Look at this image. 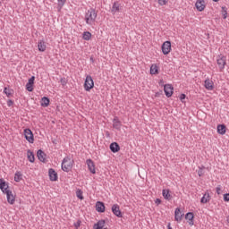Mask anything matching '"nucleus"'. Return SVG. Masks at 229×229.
<instances>
[{
	"mask_svg": "<svg viewBox=\"0 0 229 229\" xmlns=\"http://www.w3.org/2000/svg\"><path fill=\"white\" fill-rule=\"evenodd\" d=\"M74 165V160L71 159L70 157H65L62 161V169L64 173H69Z\"/></svg>",
	"mask_w": 229,
	"mask_h": 229,
	"instance_id": "nucleus-1",
	"label": "nucleus"
},
{
	"mask_svg": "<svg viewBox=\"0 0 229 229\" xmlns=\"http://www.w3.org/2000/svg\"><path fill=\"white\" fill-rule=\"evenodd\" d=\"M98 18V13H96V9H90L87 12L85 16V21L87 24H90V22H94Z\"/></svg>",
	"mask_w": 229,
	"mask_h": 229,
	"instance_id": "nucleus-2",
	"label": "nucleus"
},
{
	"mask_svg": "<svg viewBox=\"0 0 229 229\" xmlns=\"http://www.w3.org/2000/svg\"><path fill=\"white\" fill-rule=\"evenodd\" d=\"M92 89H94V80L92 79V76L87 75L84 81V90H86V92H90Z\"/></svg>",
	"mask_w": 229,
	"mask_h": 229,
	"instance_id": "nucleus-3",
	"label": "nucleus"
},
{
	"mask_svg": "<svg viewBox=\"0 0 229 229\" xmlns=\"http://www.w3.org/2000/svg\"><path fill=\"white\" fill-rule=\"evenodd\" d=\"M216 64L219 67L221 72L225 70V65H226V56L220 55H218V59L216 60Z\"/></svg>",
	"mask_w": 229,
	"mask_h": 229,
	"instance_id": "nucleus-4",
	"label": "nucleus"
},
{
	"mask_svg": "<svg viewBox=\"0 0 229 229\" xmlns=\"http://www.w3.org/2000/svg\"><path fill=\"white\" fill-rule=\"evenodd\" d=\"M24 136L30 144H33V142H35V137L33 136V131H31L30 129L24 130Z\"/></svg>",
	"mask_w": 229,
	"mask_h": 229,
	"instance_id": "nucleus-5",
	"label": "nucleus"
},
{
	"mask_svg": "<svg viewBox=\"0 0 229 229\" xmlns=\"http://www.w3.org/2000/svg\"><path fill=\"white\" fill-rule=\"evenodd\" d=\"M163 55H169L171 53V41H165L161 47Z\"/></svg>",
	"mask_w": 229,
	"mask_h": 229,
	"instance_id": "nucleus-6",
	"label": "nucleus"
},
{
	"mask_svg": "<svg viewBox=\"0 0 229 229\" xmlns=\"http://www.w3.org/2000/svg\"><path fill=\"white\" fill-rule=\"evenodd\" d=\"M173 90H174V88H173V85L165 84L164 86V92L166 98H171V96H173V92H174Z\"/></svg>",
	"mask_w": 229,
	"mask_h": 229,
	"instance_id": "nucleus-7",
	"label": "nucleus"
},
{
	"mask_svg": "<svg viewBox=\"0 0 229 229\" xmlns=\"http://www.w3.org/2000/svg\"><path fill=\"white\" fill-rule=\"evenodd\" d=\"M86 164L91 174H96V164H94V161L92 159H87Z\"/></svg>",
	"mask_w": 229,
	"mask_h": 229,
	"instance_id": "nucleus-8",
	"label": "nucleus"
},
{
	"mask_svg": "<svg viewBox=\"0 0 229 229\" xmlns=\"http://www.w3.org/2000/svg\"><path fill=\"white\" fill-rule=\"evenodd\" d=\"M111 210L113 214L116 216V217H123V212H121V208L119 207V205H113Z\"/></svg>",
	"mask_w": 229,
	"mask_h": 229,
	"instance_id": "nucleus-9",
	"label": "nucleus"
},
{
	"mask_svg": "<svg viewBox=\"0 0 229 229\" xmlns=\"http://www.w3.org/2000/svg\"><path fill=\"white\" fill-rule=\"evenodd\" d=\"M48 175H49L50 182H57L58 181V174L56 173V171H55V169L49 168Z\"/></svg>",
	"mask_w": 229,
	"mask_h": 229,
	"instance_id": "nucleus-10",
	"label": "nucleus"
},
{
	"mask_svg": "<svg viewBox=\"0 0 229 229\" xmlns=\"http://www.w3.org/2000/svg\"><path fill=\"white\" fill-rule=\"evenodd\" d=\"M33 85H35V76H31L26 84V90L28 92H33Z\"/></svg>",
	"mask_w": 229,
	"mask_h": 229,
	"instance_id": "nucleus-11",
	"label": "nucleus"
},
{
	"mask_svg": "<svg viewBox=\"0 0 229 229\" xmlns=\"http://www.w3.org/2000/svg\"><path fill=\"white\" fill-rule=\"evenodd\" d=\"M37 157L39 162H43V164H46V162H47V159H46V157H47V155L45 154L44 150L38 149L37 152Z\"/></svg>",
	"mask_w": 229,
	"mask_h": 229,
	"instance_id": "nucleus-12",
	"label": "nucleus"
},
{
	"mask_svg": "<svg viewBox=\"0 0 229 229\" xmlns=\"http://www.w3.org/2000/svg\"><path fill=\"white\" fill-rule=\"evenodd\" d=\"M109 148L111 149L112 153H119L121 151V146L117 142H112L109 145Z\"/></svg>",
	"mask_w": 229,
	"mask_h": 229,
	"instance_id": "nucleus-13",
	"label": "nucleus"
},
{
	"mask_svg": "<svg viewBox=\"0 0 229 229\" xmlns=\"http://www.w3.org/2000/svg\"><path fill=\"white\" fill-rule=\"evenodd\" d=\"M182 217H183V214H182V210L180 209V208H177L174 211L175 221H177V223H181Z\"/></svg>",
	"mask_w": 229,
	"mask_h": 229,
	"instance_id": "nucleus-14",
	"label": "nucleus"
},
{
	"mask_svg": "<svg viewBox=\"0 0 229 229\" xmlns=\"http://www.w3.org/2000/svg\"><path fill=\"white\" fill-rule=\"evenodd\" d=\"M195 6L198 12H203V10L206 8L205 0H198L195 4Z\"/></svg>",
	"mask_w": 229,
	"mask_h": 229,
	"instance_id": "nucleus-15",
	"label": "nucleus"
},
{
	"mask_svg": "<svg viewBox=\"0 0 229 229\" xmlns=\"http://www.w3.org/2000/svg\"><path fill=\"white\" fill-rule=\"evenodd\" d=\"M204 87L207 89V90H214V81H212L210 79H207L204 81Z\"/></svg>",
	"mask_w": 229,
	"mask_h": 229,
	"instance_id": "nucleus-16",
	"label": "nucleus"
},
{
	"mask_svg": "<svg viewBox=\"0 0 229 229\" xmlns=\"http://www.w3.org/2000/svg\"><path fill=\"white\" fill-rule=\"evenodd\" d=\"M105 203L101 201H97L96 203V210L97 212H99L100 214H103L105 212Z\"/></svg>",
	"mask_w": 229,
	"mask_h": 229,
	"instance_id": "nucleus-17",
	"label": "nucleus"
},
{
	"mask_svg": "<svg viewBox=\"0 0 229 229\" xmlns=\"http://www.w3.org/2000/svg\"><path fill=\"white\" fill-rule=\"evenodd\" d=\"M162 194L165 199L171 201L173 199V195L171 194V191L169 189L163 190Z\"/></svg>",
	"mask_w": 229,
	"mask_h": 229,
	"instance_id": "nucleus-18",
	"label": "nucleus"
},
{
	"mask_svg": "<svg viewBox=\"0 0 229 229\" xmlns=\"http://www.w3.org/2000/svg\"><path fill=\"white\" fill-rule=\"evenodd\" d=\"M185 219L186 221H189V225L191 226H192V225H194V213L192 212H188L186 215H185Z\"/></svg>",
	"mask_w": 229,
	"mask_h": 229,
	"instance_id": "nucleus-19",
	"label": "nucleus"
},
{
	"mask_svg": "<svg viewBox=\"0 0 229 229\" xmlns=\"http://www.w3.org/2000/svg\"><path fill=\"white\" fill-rule=\"evenodd\" d=\"M121 126H123V124L121 123L119 117L115 116L113 120V128L115 130H121Z\"/></svg>",
	"mask_w": 229,
	"mask_h": 229,
	"instance_id": "nucleus-20",
	"label": "nucleus"
},
{
	"mask_svg": "<svg viewBox=\"0 0 229 229\" xmlns=\"http://www.w3.org/2000/svg\"><path fill=\"white\" fill-rule=\"evenodd\" d=\"M6 198L7 203H9V205H13L15 203V195H13L12 191H10V194L6 195Z\"/></svg>",
	"mask_w": 229,
	"mask_h": 229,
	"instance_id": "nucleus-21",
	"label": "nucleus"
},
{
	"mask_svg": "<svg viewBox=\"0 0 229 229\" xmlns=\"http://www.w3.org/2000/svg\"><path fill=\"white\" fill-rule=\"evenodd\" d=\"M217 133H219V135H225V133H226V125L225 124H219L217 125Z\"/></svg>",
	"mask_w": 229,
	"mask_h": 229,
	"instance_id": "nucleus-22",
	"label": "nucleus"
},
{
	"mask_svg": "<svg viewBox=\"0 0 229 229\" xmlns=\"http://www.w3.org/2000/svg\"><path fill=\"white\" fill-rule=\"evenodd\" d=\"M38 51H40L41 53H44V51H46L47 49L46 42L44 40L38 41Z\"/></svg>",
	"mask_w": 229,
	"mask_h": 229,
	"instance_id": "nucleus-23",
	"label": "nucleus"
},
{
	"mask_svg": "<svg viewBox=\"0 0 229 229\" xmlns=\"http://www.w3.org/2000/svg\"><path fill=\"white\" fill-rule=\"evenodd\" d=\"M27 157H28L29 162H30L31 164L35 162V154H33V151L29 149L27 151Z\"/></svg>",
	"mask_w": 229,
	"mask_h": 229,
	"instance_id": "nucleus-24",
	"label": "nucleus"
},
{
	"mask_svg": "<svg viewBox=\"0 0 229 229\" xmlns=\"http://www.w3.org/2000/svg\"><path fill=\"white\" fill-rule=\"evenodd\" d=\"M210 201V193L206 192L200 199V203L205 204Z\"/></svg>",
	"mask_w": 229,
	"mask_h": 229,
	"instance_id": "nucleus-25",
	"label": "nucleus"
},
{
	"mask_svg": "<svg viewBox=\"0 0 229 229\" xmlns=\"http://www.w3.org/2000/svg\"><path fill=\"white\" fill-rule=\"evenodd\" d=\"M4 94L7 96V98H13V89H10L7 87L4 89Z\"/></svg>",
	"mask_w": 229,
	"mask_h": 229,
	"instance_id": "nucleus-26",
	"label": "nucleus"
},
{
	"mask_svg": "<svg viewBox=\"0 0 229 229\" xmlns=\"http://www.w3.org/2000/svg\"><path fill=\"white\" fill-rule=\"evenodd\" d=\"M49 103H50L49 98H47V97H43L42 98L41 106H44V107L49 106Z\"/></svg>",
	"mask_w": 229,
	"mask_h": 229,
	"instance_id": "nucleus-27",
	"label": "nucleus"
},
{
	"mask_svg": "<svg viewBox=\"0 0 229 229\" xmlns=\"http://www.w3.org/2000/svg\"><path fill=\"white\" fill-rule=\"evenodd\" d=\"M119 6H121L119 2H114L112 6L111 12H113V13H117V12H119Z\"/></svg>",
	"mask_w": 229,
	"mask_h": 229,
	"instance_id": "nucleus-28",
	"label": "nucleus"
},
{
	"mask_svg": "<svg viewBox=\"0 0 229 229\" xmlns=\"http://www.w3.org/2000/svg\"><path fill=\"white\" fill-rule=\"evenodd\" d=\"M150 74H158V66H157V64L150 66Z\"/></svg>",
	"mask_w": 229,
	"mask_h": 229,
	"instance_id": "nucleus-29",
	"label": "nucleus"
},
{
	"mask_svg": "<svg viewBox=\"0 0 229 229\" xmlns=\"http://www.w3.org/2000/svg\"><path fill=\"white\" fill-rule=\"evenodd\" d=\"M22 180V174L21 172H16L14 174V182H21Z\"/></svg>",
	"mask_w": 229,
	"mask_h": 229,
	"instance_id": "nucleus-30",
	"label": "nucleus"
},
{
	"mask_svg": "<svg viewBox=\"0 0 229 229\" xmlns=\"http://www.w3.org/2000/svg\"><path fill=\"white\" fill-rule=\"evenodd\" d=\"M91 37H92V34L89 31H86L83 33L82 38L84 40H90Z\"/></svg>",
	"mask_w": 229,
	"mask_h": 229,
	"instance_id": "nucleus-31",
	"label": "nucleus"
},
{
	"mask_svg": "<svg viewBox=\"0 0 229 229\" xmlns=\"http://www.w3.org/2000/svg\"><path fill=\"white\" fill-rule=\"evenodd\" d=\"M76 196L79 199H84L85 198L83 197V191L78 190L76 191Z\"/></svg>",
	"mask_w": 229,
	"mask_h": 229,
	"instance_id": "nucleus-32",
	"label": "nucleus"
},
{
	"mask_svg": "<svg viewBox=\"0 0 229 229\" xmlns=\"http://www.w3.org/2000/svg\"><path fill=\"white\" fill-rule=\"evenodd\" d=\"M7 185H9V183L6 182L4 179L0 178V189H3L4 187H7Z\"/></svg>",
	"mask_w": 229,
	"mask_h": 229,
	"instance_id": "nucleus-33",
	"label": "nucleus"
},
{
	"mask_svg": "<svg viewBox=\"0 0 229 229\" xmlns=\"http://www.w3.org/2000/svg\"><path fill=\"white\" fill-rule=\"evenodd\" d=\"M11 191H12L10 189V185L9 184H7L6 187L4 188V190L2 191L3 194H6V196H7V194H10Z\"/></svg>",
	"mask_w": 229,
	"mask_h": 229,
	"instance_id": "nucleus-34",
	"label": "nucleus"
},
{
	"mask_svg": "<svg viewBox=\"0 0 229 229\" xmlns=\"http://www.w3.org/2000/svg\"><path fill=\"white\" fill-rule=\"evenodd\" d=\"M222 15L223 19H226V17H228V12L226 11V7H222Z\"/></svg>",
	"mask_w": 229,
	"mask_h": 229,
	"instance_id": "nucleus-35",
	"label": "nucleus"
},
{
	"mask_svg": "<svg viewBox=\"0 0 229 229\" xmlns=\"http://www.w3.org/2000/svg\"><path fill=\"white\" fill-rule=\"evenodd\" d=\"M58 1V8L59 10H62L64 7V4H65V0H57Z\"/></svg>",
	"mask_w": 229,
	"mask_h": 229,
	"instance_id": "nucleus-36",
	"label": "nucleus"
},
{
	"mask_svg": "<svg viewBox=\"0 0 229 229\" xmlns=\"http://www.w3.org/2000/svg\"><path fill=\"white\" fill-rule=\"evenodd\" d=\"M203 169H205V166L199 167V170H198L199 176H203L205 174V172H203Z\"/></svg>",
	"mask_w": 229,
	"mask_h": 229,
	"instance_id": "nucleus-37",
	"label": "nucleus"
},
{
	"mask_svg": "<svg viewBox=\"0 0 229 229\" xmlns=\"http://www.w3.org/2000/svg\"><path fill=\"white\" fill-rule=\"evenodd\" d=\"M60 83L63 85V87H65L67 85V80L65 78H61Z\"/></svg>",
	"mask_w": 229,
	"mask_h": 229,
	"instance_id": "nucleus-38",
	"label": "nucleus"
},
{
	"mask_svg": "<svg viewBox=\"0 0 229 229\" xmlns=\"http://www.w3.org/2000/svg\"><path fill=\"white\" fill-rule=\"evenodd\" d=\"M73 226L77 229L80 228V226H81V220H78L76 223H74Z\"/></svg>",
	"mask_w": 229,
	"mask_h": 229,
	"instance_id": "nucleus-39",
	"label": "nucleus"
},
{
	"mask_svg": "<svg viewBox=\"0 0 229 229\" xmlns=\"http://www.w3.org/2000/svg\"><path fill=\"white\" fill-rule=\"evenodd\" d=\"M158 3L161 6L167 4V0H158Z\"/></svg>",
	"mask_w": 229,
	"mask_h": 229,
	"instance_id": "nucleus-40",
	"label": "nucleus"
},
{
	"mask_svg": "<svg viewBox=\"0 0 229 229\" xmlns=\"http://www.w3.org/2000/svg\"><path fill=\"white\" fill-rule=\"evenodd\" d=\"M224 201H225V202L229 201V193L224 194Z\"/></svg>",
	"mask_w": 229,
	"mask_h": 229,
	"instance_id": "nucleus-41",
	"label": "nucleus"
},
{
	"mask_svg": "<svg viewBox=\"0 0 229 229\" xmlns=\"http://www.w3.org/2000/svg\"><path fill=\"white\" fill-rule=\"evenodd\" d=\"M185 98H187V95H185V94H183V93H182V94L180 95V100L182 101V103H183V99H185Z\"/></svg>",
	"mask_w": 229,
	"mask_h": 229,
	"instance_id": "nucleus-42",
	"label": "nucleus"
},
{
	"mask_svg": "<svg viewBox=\"0 0 229 229\" xmlns=\"http://www.w3.org/2000/svg\"><path fill=\"white\" fill-rule=\"evenodd\" d=\"M13 106V100L8 99L7 100V106Z\"/></svg>",
	"mask_w": 229,
	"mask_h": 229,
	"instance_id": "nucleus-43",
	"label": "nucleus"
},
{
	"mask_svg": "<svg viewBox=\"0 0 229 229\" xmlns=\"http://www.w3.org/2000/svg\"><path fill=\"white\" fill-rule=\"evenodd\" d=\"M160 203H162V199H157L155 200V204H156V205H160Z\"/></svg>",
	"mask_w": 229,
	"mask_h": 229,
	"instance_id": "nucleus-44",
	"label": "nucleus"
},
{
	"mask_svg": "<svg viewBox=\"0 0 229 229\" xmlns=\"http://www.w3.org/2000/svg\"><path fill=\"white\" fill-rule=\"evenodd\" d=\"M216 194H221V186L216 187Z\"/></svg>",
	"mask_w": 229,
	"mask_h": 229,
	"instance_id": "nucleus-45",
	"label": "nucleus"
},
{
	"mask_svg": "<svg viewBox=\"0 0 229 229\" xmlns=\"http://www.w3.org/2000/svg\"><path fill=\"white\" fill-rule=\"evenodd\" d=\"M159 85H160L161 87H165V85H164V80H160V81H159Z\"/></svg>",
	"mask_w": 229,
	"mask_h": 229,
	"instance_id": "nucleus-46",
	"label": "nucleus"
},
{
	"mask_svg": "<svg viewBox=\"0 0 229 229\" xmlns=\"http://www.w3.org/2000/svg\"><path fill=\"white\" fill-rule=\"evenodd\" d=\"M167 228L168 229H173V227H171V224H168Z\"/></svg>",
	"mask_w": 229,
	"mask_h": 229,
	"instance_id": "nucleus-47",
	"label": "nucleus"
},
{
	"mask_svg": "<svg viewBox=\"0 0 229 229\" xmlns=\"http://www.w3.org/2000/svg\"><path fill=\"white\" fill-rule=\"evenodd\" d=\"M5 187H6V186H5ZM5 187L0 188V190L3 191H4Z\"/></svg>",
	"mask_w": 229,
	"mask_h": 229,
	"instance_id": "nucleus-48",
	"label": "nucleus"
},
{
	"mask_svg": "<svg viewBox=\"0 0 229 229\" xmlns=\"http://www.w3.org/2000/svg\"><path fill=\"white\" fill-rule=\"evenodd\" d=\"M214 1V3H217V1H219V0H213Z\"/></svg>",
	"mask_w": 229,
	"mask_h": 229,
	"instance_id": "nucleus-49",
	"label": "nucleus"
},
{
	"mask_svg": "<svg viewBox=\"0 0 229 229\" xmlns=\"http://www.w3.org/2000/svg\"><path fill=\"white\" fill-rule=\"evenodd\" d=\"M90 60H91L92 62H94V58L90 57Z\"/></svg>",
	"mask_w": 229,
	"mask_h": 229,
	"instance_id": "nucleus-50",
	"label": "nucleus"
},
{
	"mask_svg": "<svg viewBox=\"0 0 229 229\" xmlns=\"http://www.w3.org/2000/svg\"><path fill=\"white\" fill-rule=\"evenodd\" d=\"M156 96H158V93H157Z\"/></svg>",
	"mask_w": 229,
	"mask_h": 229,
	"instance_id": "nucleus-51",
	"label": "nucleus"
},
{
	"mask_svg": "<svg viewBox=\"0 0 229 229\" xmlns=\"http://www.w3.org/2000/svg\"><path fill=\"white\" fill-rule=\"evenodd\" d=\"M0 6H1V2H0Z\"/></svg>",
	"mask_w": 229,
	"mask_h": 229,
	"instance_id": "nucleus-52",
	"label": "nucleus"
}]
</instances>
